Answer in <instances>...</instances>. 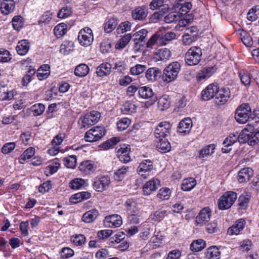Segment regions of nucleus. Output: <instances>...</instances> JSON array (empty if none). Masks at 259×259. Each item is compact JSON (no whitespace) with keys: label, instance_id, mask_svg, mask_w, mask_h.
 <instances>
[{"label":"nucleus","instance_id":"obj_27","mask_svg":"<svg viewBox=\"0 0 259 259\" xmlns=\"http://www.w3.org/2000/svg\"><path fill=\"white\" fill-rule=\"evenodd\" d=\"M30 48V44L27 40L23 39L19 41L16 48L18 54L21 56L26 55Z\"/></svg>","mask_w":259,"mask_h":259},{"label":"nucleus","instance_id":"obj_18","mask_svg":"<svg viewBox=\"0 0 259 259\" xmlns=\"http://www.w3.org/2000/svg\"><path fill=\"white\" fill-rule=\"evenodd\" d=\"M153 162L152 161L147 159L140 163L138 167L137 171L139 175L144 176L146 178V173L149 172L153 169Z\"/></svg>","mask_w":259,"mask_h":259},{"label":"nucleus","instance_id":"obj_39","mask_svg":"<svg viewBox=\"0 0 259 259\" xmlns=\"http://www.w3.org/2000/svg\"><path fill=\"white\" fill-rule=\"evenodd\" d=\"M214 149L215 145L214 144H210L206 146L199 151V154L198 156L199 158L200 159H203L204 158L210 155L214 152Z\"/></svg>","mask_w":259,"mask_h":259},{"label":"nucleus","instance_id":"obj_45","mask_svg":"<svg viewBox=\"0 0 259 259\" xmlns=\"http://www.w3.org/2000/svg\"><path fill=\"white\" fill-rule=\"evenodd\" d=\"M245 131L248 132L246 128H245L244 131H242L239 134H237V141H238L240 143L247 142L250 145V141H251L250 133H245Z\"/></svg>","mask_w":259,"mask_h":259},{"label":"nucleus","instance_id":"obj_62","mask_svg":"<svg viewBox=\"0 0 259 259\" xmlns=\"http://www.w3.org/2000/svg\"><path fill=\"white\" fill-rule=\"evenodd\" d=\"M251 141H250V145L253 146L259 141V127L253 132H250Z\"/></svg>","mask_w":259,"mask_h":259},{"label":"nucleus","instance_id":"obj_21","mask_svg":"<svg viewBox=\"0 0 259 259\" xmlns=\"http://www.w3.org/2000/svg\"><path fill=\"white\" fill-rule=\"evenodd\" d=\"M159 183L158 179H153L147 182L143 188L144 195H149L154 192L157 189Z\"/></svg>","mask_w":259,"mask_h":259},{"label":"nucleus","instance_id":"obj_5","mask_svg":"<svg viewBox=\"0 0 259 259\" xmlns=\"http://www.w3.org/2000/svg\"><path fill=\"white\" fill-rule=\"evenodd\" d=\"M237 199V194L232 191L225 192L218 200L220 209L225 210L229 208Z\"/></svg>","mask_w":259,"mask_h":259},{"label":"nucleus","instance_id":"obj_4","mask_svg":"<svg viewBox=\"0 0 259 259\" xmlns=\"http://www.w3.org/2000/svg\"><path fill=\"white\" fill-rule=\"evenodd\" d=\"M251 113V110L249 104L243 103L237 108L235 118L238 123H245L248 120Z\"/></svg>","mask_w":259,"mask_h":259},{"label":"nucleus","instance_id":"obj_59","mask_svg":"<svg viewBox=\"0 0 259 259\" xmlns=\"http://www.w3.org/2000/svg\"><path fill=\"white\" fill-rule=\"evenodd\" d=\"M146 65L137 64L131 69V73L132 75H138L143 73L146 69Z\"/></svg>","mask_w":259,"mask_h":259},{"label":"nucleus","instance_id":"obj_32","mask_svg":"<svg viewBox=\"0 0 259 259\" xmlns=\"http://www.w3.org/2000/svg\"><path fill=\"white\" fill-rule=\"evenodd\" d=\"M158 150L162 153H166L170 151L171 145L170 143L165 139H159L156 145Z\"/></svg>","mask_w":259,"mask_h":259},{"label":"nucleus","instance_id":"obj_56","mask_svg":"<svg viewBox=\"0 0 259 259\" xmlns=\"http://www.w3.org/2000/svg\"><path fill=\"white\" fill-rule=\"evenodd\" d=\"M131 123V120L127 118H121L117 122V127L119 131H123L126 129Z\"/></svg>","mask_w":259,"mask_h":259},{"label":"nucleus","instance_id":"obj_52","mask_svg":"<svg viewBox=\"0 0 259 259\" xmlns=\"http://www.w3.org/2000/svg\"><path fill=\"white\" fill-rule=\"evenodd\" d=\"M250 196L248 194L241 195L238 200V204L240 209H245L248 206L249 202Z\"/></svg>","mask_w":259,"mask_h":259},{"label":"nucleus","instance_id":"obj_41","mask_svg":"<svg viewBox=\"0 0 259 259\" xmlns=\"http://www.w3.org/2000/svg\"><path fill=\"white\" fill-rule=\"evenodd\" d=\"M205 247V242L202 239H198L193 241L190 245L192 251L198 252L202 250Z\"/></svg>","mask_w":259,"mask_h":259},{"label":"nucleus","instance_id":"obj_64","mask_svg":"<svg viewBox=\"0 0 259 259\" xmlns=\"http://www.w3.org/2000/svg\"><path fill=\"white\" fill-rule=\"evenodd\" d=\"M22 18L20 16H16L13 17L12 20V25L13 28L19 30L22 27Z\"/></svg>","mask_w":259,"mask_h":259},{"label":"nucleus","instance_id":"obj_61","mask_svg":"<svg viewBox=\"0 0 259 259\" xmlns=\"http://www.w3.org/2000/svg\"><path fill=\"white\" fill-rule=\"evenodd\" d=\"M71 14L72 11L70 8L66 6L60 10L58 13V17L59 18H65L70 16Z\"/></svg>","mask_w":259,"mask_h":259},{"label":"nucleus","instance_id":"obj_2","mask_svg":"<svg viewBox=\"0 0 259 259\" xmlns=\"http://www.w3.org/2000/svg\"><path fill=\"white\" fill-rule=\"evenodd\" d=\"M100 117V112L97 111H92L80 116L78 123L81 128H89L97 123Z\"/></svg>","mask_w":259,"mask_h":259},{"label":"nucleus","instance_id":"obj_17","mask_svg":"<svg viewBox=\"0 0 259 259\" xmlns=\"http://www.w3.org/2000/svg\"><path fill=\"white\" fill-rule=\"evenodd\" d=\"M211 215V211L209 207H204L202 209L199 214L196 218V222L197 224H203L208 222Z\"/></svg>","mask_w":259,"mask_h":259},{"label":"nucleus","instance_id":"obj_12","mask_svg":"<svg viewBox=\"0 0 259 259\" xmlns=\"http://www.w3.org/2000/svg\"><path fill=\"white\" fill-rule=\"evenodd\" d=\"M130 148L128 145L124 144L117 149V155L121 162L127 163L131 160Z\"/></svg>","mask_w":259,"mask_h":259},{"label":"nucleus","instance_id":"obj_31","mask_svg":"<svg viewBox=\"0 0 259 259\" xmlns=\"http://www.w3.org/2000/svg\"><path fill=\"white\" fill-rule=\"evenodd\" d=\"M171 52L168 49H159L154 55V58L157 60L166 61L170 58Z\"/></svg>","mask_w":259,"mask_h":259},{"label":"nucleus","instance_id":"obj_35","mask_svg":"<svg viewBox=\"0 0 259 259\" xmlns=\"http://www.w3.org/2000/svg\"><path fill=\"white\" fill-rule=\"evenodd\" d=\"M90 71L89 66L85 64H80L77 66L74 70V74L78 77L85 76Z\"/></svg>","mask_w":259,"mask_h":259},{"label":"nucleus","instance_id":"obj_57","mask_svg":"<svg viewBox=\"0 0 259 259\" xmlns=\"http://www.w3.org/2000/svg\"><path fill=\"white\" fill-rule=\"evenodd\" d=\"M167 215V212L166 210L164 209H159L154 212L152 215V219L154 221L159 222Z\"/></svg>","mask_w":259,"mask_h":259},{"label":"nucleus","instance_id":"obj_26","mask_svg":"<svg viewBox=\"0 0 259 259\" xmlns=\"http://www.w3.org/2000/svg\"><path fill=\"white\" fill-rule=\"evenodd\" d=\"M192 127V122L190 118H186L181 120L178 126V132L181 133H188Z\"/></svg>","mask_w":259,"mask_h":259},{"label":"nucleus","instance_id":"obj_60","mask_svg":"<svg viewBox=\"0 0 259 259\" xmlns=\"http://www.w3.org/2000/svg\"><path fill=\"white\" fill-rule=\"evenodd\" d=\"M71 239L73 244L77 246L82 245L85 241V237L82 234H78L75 236H73Z\"/></svg>","mask_w":259,"mask_h":259},{"label":"nucleus","instance_id":"obj_15","mask_svg":"<svg viewBox=\"0 0 259 259\" xmlns=\"http://www.w3.org/2000/svg\"><path fill=\"white\" fill-rule=\"evenodd\" d=\"M218 86L214 84H209L203 90L201 93L202 98L203 100L207 101L214 97H215V94L218 91Z\"/></svg>","mask_w":259,"mask_h":259},{"label":"nucleus","instance_id":"obj_23","mask_svg":"<svg viewBox=\"0 0 259 259\" xmlns=\"http://www.w3.org/2000/svg\"><path fill=\"white\" fill-rule=\"evenodd\" d=\"M112 65L107 62L100 64L96 69V73L99 77L107 76L111 73Z\"/></svg>","mask_w":259,"mask_h":259},{"label":"nucleus","instance_id":"obj_63","mask_svg":"<svg viewBox=\"0 0 259 259\" xmlns=\"http://www.w3.org/2000/svg\"><path fill=\"white\" fill-rule=\"evenodd\" d=\"M15 146L14 142L6 143L2 147V152L4 154H8L14 149Z\"/></svg>","mask_w":259,"mask_h":259},{"label":"nucleus","instance_id":"obj_7","mask_svg":"<svg viewBox=\"0 0 259 259\" xmlns=\"http://www.w3.org/2000/svg\"><path fill=\"white\" fill-rule=\"evenodd\" d=\"M94 40L92 30L89 27L81 29L78 35V40L82 46H90Z\"/></svg>","mask_w":259,"mask_h":259},{"label":"nucleus","instance_id":"obj_1","mask_svg":"<svg viewBox=\"0 0 259 259\" xmlns=\"http://www.w3.org/2000/svg\"><path fill=\"white\" fill-rule=\"evenodd\" d=\"M181 65L178 61H173L166 66L163 70V80L166 82L175 80L181 71Z\"/></svg>","mask_w":259,"mask_h":259},{"label":"nucleus","instance_id":"obj_16","mask_svg":"<svg viewBox=\"0 0 259 259\" xmlns=\"http://www.w3.org/2000/svg\"><path fill=\"white\" fill-rule=\"evenodd\" d=\"M253 175V170L252 168L245 167L238 172L237 179L240 183H245L249 181Z\"/></svg>","mask_w":259,"mask_h":259},{"label":"nucleus","instance_id":"obj_10","mask_svg":"<svg viewBox=\"0 0 259 259\" xmlns=\"http://www.w3.org/2000/svg\"><path fill=\"white\" fill-rule=\"evenodd\" d=\"M215 94V101L218 105H223L230 98V91L228 87H223L219 89Z\"/></svg>","mask_w":259,"mask_h":259},{"label":"nucleus","instance_id":"obj_8","mask_svg":"<svg viewBox=\"0 0 259 259\" xmlns=\"http://www.w3.org/2000/svg\"><path fill=\"white\" fill-rule=\"evenodd\" d=\"M147 33L148 31L143 29L133 35V41L134 42L133 47L135 51L138 52L144 47Z\"/></svg>","mask_w":259,"mask_h":259},{"label":"nucleus","instance_id":"obj_24","mask_svg":"<svg viewBox=\"0 0 259 259\" xmlns=\"http://www.w3.org/2000/svg\"><path fill=\"white\" fill-rule=\"evenodd\" d=\"M143 212L139 210H134L128 216V220L130 224H138L144 220Z\"/></svg>","mask_w":259,"mask_h":259},{"label":"nucleus","instance_id":"obj_37","mask_svg":"<svg viewBox=\"0 0 259 259\" xmlns=\"http://www.w3.org/2000/svg\"><path fill=\"white\" fill-rule=\"evenodd\" d=\"M196 181L193 178H189L183 180L181 185V189L185 191H190L196 185Z\"/></svg>","mask_w":259,"mask_h":259},{"label":"nucleus","instance_id":"obj_47","mask_svg":"<svg viewBox=\"0 0 259 259\" xmlns=\"http://www.w3.org/2000/svg\"><path fill=\"white\" fill-rule=\"evenodd\" d=\"M35 149L33 147H29L27 148L25 151L22 154L19 159V162L21 163H23L26 159L31 158L34 154Z\"/></svg>","mask_w":259,"mask_h":259},{"label":"nucleus","instance_id":"obj_42","mask_svg":"<svg viewBox=\"0 0 259 259\" xmlns=\"http://www.w3.org/2000/svg\"><path fill=\"white\" fill-rule=\"evenodd\" d=\"M129 167L127 166H123L118 168L114 173V178L116 181H121L125 177Z\"/></svg>","mask_w":259,"mask_h":259},{"label":"nucleus","instance_id":"obj_11","mask_svg":"<svg viewBox=\"0 0 259 259\" xmlns=\"http://www.w3.org/2000/svg\"><path fill=\"white\" fill-rule=\"evenodd\" d=\"M215 65H207L203 67L197 74L196 79L201 81L210 77L217 70Z\"/></svg>","mask_w":259,"mask_h":259},{"label":"nucleus","instance_id":"obj_30","mask_svg":"<svg viewBox=\"0 0 259 259\" xmlns=\"http://www.w3.org/2000/svg\"><path fill=\"white\" fill-rule=\"evenodd\" d=\"M78 169L85 175L90 174L94 170V165L90 161H84L80 163Z\"/></svg>","mask_w":259,"mask_h":259},{"label":"nucleus","instance_id":"obj_50","mask_svg":"<svg viewBox=\"0 0 259 259\" xmlns=\"http://www.w3.org/2000/svg\"><path fill=\"white\" fill-rule=\"evenodd\" d=\"M132 36L131 34H126L122 36L118 41L115 46L117 49L124 48L132 39Z\"/></svg>","mask_w":259,"mask_h":259},{"label":"nucleus","instance_id":"obj_48","mask_svg":"<svg viewBox=\"0 0 259 259\" xmlns=\"http://www.w3.org/2000/svg\"><path fill=\"white\" fill-rule=\"evenodd\" d=\"M67 30V25L63 23H60L55 27L54 34L57 37H60L66 34Z\"/></svg>","mask_w":259,"mask_h":259},{"label":"nucleus","instance_id":"obj_34","mask_svg":"<svg viewBox=\"0 0 259 259\" xmlns=\"http://www.w3.org/2000/svg\"><path fill=\"white\" fill-rule=\"evenodd\" d=\"M177 4L180 10L179 13L182 15L187 14L192 7L190 2H185L184 0H179Z\"/></svg>","mask_w":259,"mask_h":259},{"label":"nucleus","instance_id":"obj_33","mask_svg":"<svg viewBox=\"0 0 259 259\" xmlns=\"http://www.w3.org/2000/svg\"><path fill=\"white\" fill-rule=\"evenodd\" d=\"M220 251L219 248L215 246H210L205 253V256L208 259H219L220 256Z\"/></svg>","mask_w":259,"mask_h":259},{"label":"nucleus","instance_id":"obj_20","mask_svg":"<svg viewBox=\"0 0 259 259\" xmlns=\"http://www.w3.org/2000/svg\"><path fill=\"white\" fill-rule=\"evenodd\" d=\"M15 3L13 0H4L1 4V11L3 14L7 15L14 10Z\"/></svg>","mask_w":259,"mask_h":259},{"label":"nucleus","instance_id":"obj_14","mask_svg":"<svg viewBox=\"0 0 259 259\" xmlns=\"http://www.w3.org/2000/svg\"><path fill=\"white\" fill-rule=\"evenodd\" d=\"M148 14V8L145 6H141L133 10L132 14L134 19L142 21L146 19Z\"/></svg>","mask_w":259,"mask_h":259},{"label":"nucleus","instance_id":"obj_49","mask_svg":"<svg viewBox=\"0 0 259 259\" xmlns=\"http://www.w3.org/2000/svg\"><path fill=\"white\" fill-rule=\"evenodd\" d=\"M166 1L167 0H153L149 4L150 9L152 10H155L164 6V9L167 10L169 8L168 5L165 6L164 5Z\"/></svg>","mask_w":259,"mask_h":259},{"label":"nucleus","instance_id":"obj_9","mask_svg":"<svg viewBox=\"0 0 259 259\" xmlns=\"http://www.w3.org/2000/svg\"><path fill=\"white\" fill-rule=\"evenodd\" d=\"M171 128V124L167 121L160 122L155 127L154 131L155 137L156 139H165L170 134Z\"/></svg>","mask_w":259,"mask_h":259},{"label":"nucleus","instance_id":"obj_55","mask_svg":"<svg viewBox=\"0 0 259 259\" xmlns=\"http://www.w3.org/2000/svg\"><path fill=\"white\" fill-rule=\"evenodd\" d=\"M117 25L116 20L112 18L108 20L105 25L104 30L107 33H109L114 30Z\"/></svg>","mask_w":259,"mask_h":259},{"label":"nucleus","instance_id":"obj_58","mask_svg":"<svg viewBox=\"0 0 259 259\" xmlns=\"http://www.w3.org/2000/svg\"><path fill=\"white\" fill-rule=\"evenodd\" d=\"M170 194V189L168 188H162L159 190L157 197L161 200H167Z\"/></svg>","mask_w":259,"mask_h":259},{"label":"nucleus","instance_id":"obj_53","mask_svg":"<svg viewBox=\"0 0 259 259\" xmlns=\"http://www.w3.org/2000/svg\"><path fill=\"white\" fill-rule=\"evenodd\" d=\"M45 107L41 103L36 104L31 107L30 110L35 116L41 115L45 111Z\"/></svg>","mask_w":259,"mask_h":259},{"label":"nucleus","instance_id":"obj_46","mask_svg":"<svg viewBox=\"0 0 259 259\" xmlns=\"http://www.w3.org/2000/svg\"><path fill=\"white\" fill-rule=\"evenodd\" d=\"M180 18V14L177 12L168 13L164 18V21L166 23H172L178 22Z\"/></svg>","mask_w":259,"mask_h":259},{"label":"nucleus","instance_id":"obj_36","mask_svg":"<svg viewBox=\"0 0 259 259\" xmlns=\"http://www.w3.org/2000/svg\"><path fill=\"white\" fill-rule=\"evenodd\" d=\"M138 92L140 96L143 99H151L154 96L152 89L146 86L140 87Z\"/></svg>","mask_w":259,"mask_h":259},{"label":"nucleus","instance_id":"obj_6","mask_svg":"<svg viewBox=\"0 0 259 259\" xmlns=\"http://www.w3.org/2000/svg\"><path fill=\"white\" fill-rule=\"evenodd\" d=\"M106 134L103 127L96 126L86 132L84 139L86 141L93 142L101 139Z\"/></svg>","mask_w":259,"mask_h":259},{"label":"nucleus","instance_id":"obj_13","mask_svg":"<svg viewBox=\"0 0 259 259\" xmlns=\"http://www.w3.org/2000/svg\"><path fill=\"white\" fill-rule=\"evenodd\" d=\"M110 183L108 177H102L95 180L93 184V188L98 192H102L106 190Z\"/></svg>","mask_w":259,"mask_h":259},{"label":"nucleus","instance_id":"obj_54","mask_svg":"<svg viewBox=\"0 0 259 259\" xmlns=\"http://www.w3.org/2000/svg\"><path fill=\"white\" fill-rule=\"evenodd\" d=\"M85 183L83 179L80 178L74 179L69 183L70 187L72 189H79L82 186H84Z\"/></svg>","mask_w":259,"mask_h":259},{"label":"nucleus","instance_id":"obj_29","mask_svg":"<svg viewBox=\"0 0 259 259\" xmlns=\"http://www.w3.org/2000/svg\"><path fill=\"white\" fill-rule=\"evenodd\" d=\"M99 212L96 209H92L85 212L82 217V220L85 223H90L93 222L98 216Z\"/></svg>","mask_w":259,"mask_h":259},{"label":"nucleus","instance_id":"obj_19","mask_svg":"<svg viewBox=\"0 0 259 259\" xmlns=\"http://www.w3.org/2000/svg\"><path fill=\"white\" fill-rule=\"evenodd\" d=\"M245 225L244 219L238 220L232 227L228 229V234L230 235H237L243 229Z\"/></svg>","mask_w":259,"mask_h":259},{"label":"nucleus","instance_id":"obj_40","mask_svg":"<svg viewBox=\"0 0 259 259\" xmlns=\"http://www.w3.org/2000/svg\"><path fill=\"white\" fill-rule=\"evenodd\" d=\"M137 106L133 101L126 102L122 107V111L124 114H130L136 112Z\"/></svg>","mask_w":259,"mask_h":259},{"label":"nucleus","instance_id":"obj_3","mask_svg":"<svg viewBox=\"0 0 259 259\" xmlns=\"http://www.w3.org/2000/svg\"><path fill=\"white\" fill-rule=\"evenodd\" d=\"M201 56V49L198 47H192L185 54V62L188 65H196L200 62Z\"/></svg>","mask_w":259,"mask_h":259},{"label":"nucleus","instance_id":"obj_22","mask_svg":"<svg viewBox=\"0 0 259 259\" xmlns=\"http://www.w3.org/2000/svg\"><path fill=\"white\" fill-rule=\"evenodd\" d=\"M161 75V70L157 67L149 68L145 73V76L149 81L157 80L160 78Z\"/></svg>","mask_w":259,"mask_h":259},{"label":"nucleus","instance_id":"obj_43","mask_svg":"<svg viewBox=\"0 0 259 259\" xmlns=\"http://www.w3.org/2000/svg\"><path fill=\"white\" fill-rule=\"evenodd\" d=\"M238 34L240 36V38L242 42L247 47H250L252 45V40L251 37L248 35L246 31L243 30H239Z\"/></svg>","mask_w":259,"mask_h":259},{"label":"nucleus","instance_id":"obj_28","mask_svg":"<svg viewBox=\"0 0 259 259\" xmlns=\"http://www.w3.org/2000/svg\"><path fill=\"white\" fill-rule=\"evenodd\" d=\"M176 37V34L173 32H167L163 34L159 33V45H165L167 42L175 39Z\"/></svg>","mask_w":259,"mask_h":259},{"label":"nucleus","instance_id":"obj_44","mask_svg":"<svg viewBox=\"0 0 259 259\" xmlns=\"http://www.w3.org/2000/svg\"><path fill=\"white\" fill-rule=\"evenodd\" d=\"M250 71L248 72L246 70H242L239 73V77L241 81L245 86L249 85L251 83Z\"/></svg>","mask_w":259,"mask_h":259},{"label":"nucleus","instance_id":"obj_38","mask_svg":"<svg viewBox=\"0 0 259 259\" xmlns=\"http://www.w3.org/2000/svg\"><path fill=\"white\" fill-rule=\"evenodd\" d=\"M170 105L169 98L167 95H164L160 97L158 101V107L161 111H164L168 109Z\"/></svg>","mask_w":259,"mask_h":259},{"label":"nucleus","instance_id":"obj_25","mask_svg":"<svg viewBox=\"0 0 259 259\" xmlns=\"http://www.w3.org/2000/svg\"><path fill=\"white\" fill-rule=\"evenodd\" d=\"M106 222L109 223L108 226L110 228H117L120 227L122 221L121 217L118 214H113L106 218Z\"/></svg>","mask_w":259,"mask_h":259},{"label":"nucleus","instance_id":"obj_51","mask_svg":"<svg viewBox=\"0 0 259 259\" xmlns=\"http://www.w3.org/2000/svg\"><path fill=\"white\" fill-rule=\"evenodd\" d=\"M77 158L75 155H72L63 159L64 165L70 168H73L76 164Z\"/></svg>","mask_w":259,"mask_h":259}]
</instances>
